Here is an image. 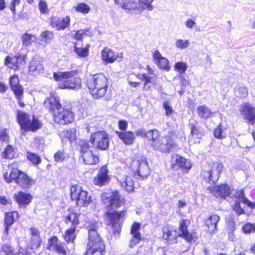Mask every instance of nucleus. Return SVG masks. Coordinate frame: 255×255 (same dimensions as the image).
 I'll use <instances>...</instances> for the list:
<instances>
[{
  "instance_id": "1",
  "label": "nucleus",
  "mask_w": 255,
  "mask_h": 255,
  "mask_svg": "<svg viewBox=\"0 0 255 255\" xmlns=\"http://www.w3.org/2000/svg\"><path fill=\"white\" fill-rule=\"evenodd\" d=\"M44 106L53 116L55 123L60 125H66L72 123L74 120V114L70 110L62 107L60 99L57 97L51 96L46 98L44 102Z\"/></svg>"
},
{
  "instance_id": "2",
  "label": "nucleus",
  "mask_w": 255,
  "mask_h": 255,
  "mask_svg": "<svg viewBox=\"0 0 255 255\" xmlns=\"http://www.w3.org/2000/svg\"><path fill=\"white\" fill-rule=\"evenodd\" d=\"M108 81L102 73L94 74L88 78L87 85L93 98L99 99L105 96L108 87Z\"/></svg>"
},
{
  "instance_id": "3",
  "label": "nucleus",
  "mask_w": 255,
  "mask_h": 255,
  "mask_svg": "<svg viewBox=\"0 0 255 255\" xmlns=\"http://www.w3.org/2000/svg\"><path fill=\"white\" fill-rule=\"evenodd\" d=\"M76 73L77 70L54 72L53 78L55 80L60 81L59 88L77 90L81 87V80L80 78L74 77Z\"/></svg>"
},
{
  "instance_id": "4",
  "label": "nucleus",
  "mask_w": 255,
  "mask_h": 255,
  "mask_svg": "<svg viewBox=\"0 0 255 255\" xmlns=\"http://www.w3.org/2000/svg\"><path fill=\"white\" fill-rule=\"evenodd\" d=\"M98 226L93 225L89 229L88 249L86 255H103L105 244L97 232Z\"/></svg>"
},
{
  "instance_id": "5",
  "label": "nucleus",
  "mask_w": 255,
  "mask_h": 255,
  "mask_svg": "<svg viewBox=\"0 0 255 255\" xmlns=\"http://www.w3.org/2000/svg\"><path fill=\"white\" fill-rule=\"evenodd\" d=\"M3 177L7 183L14 181L23 189L29 188L35 183L34 180L17 168H12L9 174L7 172L3 173Z\"/></svg>"
},
{
  "instance_id": "6",
  "label": "nucleus",
  "mask_w": 255,
  "mask_h": 255,
  "mask_svg": "<svg viewBox=\"0 0 255 255\" xmlns=\"http://www.w3.org/2000/svg\"><path fill=\"white\" fill-rule=\"evenodd\" d=\"M224 168L222 163L215 162L205 166L202 172L201 176L205 181L210 184L216 183Z\"/></svg>"
},
{
  "instance_id": "7",
  "label": "nucleus",
  "mask_w": 255,
  "mask_h": 255,
  "mask_svg": "<svg viewBox=\"0 0 255 255\" xmlns=\"http://www.w3.org/2000/svg\"><path fill=\"white\" fill-rule=\"evenodd\" d=\"M17 117L21 128L25 130L35 131L41 128L40 121L34 116H32L31 119L27 113L18 111Z\"/></svg>"
},
{
  "instance_id": "8",
  "label": "nucleus",
  "mask_w": 255,
  "mask_h": 255,
  "mask_svg": "<svg viewBox=\"0 0 255 255\" xmlns=\"http://www.w3.org/2000/svg\"><path fill=\"white\" fill-rule=\"evenodd\" d=\"M70 193L72 200L75 201L79 207H86L92 201L91 196H88L87 192L83 190L79 185H72L70 189Z\"/></svg>"
},
{
  "instance_id": "9",
  "label": "nucleus",
  "mask_w": 255,
  "mask_h": 255,
  "mask_svg": "<svg viewBox=\"0 0 255 255\" xmlns=\"http://www.w3.org/2000/svg\"><path fill=\"white\" fill-rule=\"evenodd\" d=\"M131 166L135 176L138 179L147 178L150 174V169L145 159L134 160Z\"/></svg>"
},
{
  "instance_id": "10",
  "label": "nucleus",
  "mask_w": 255,
  "mask_h": 255,
  "mask_svg": "<svg viewBox=\"0 0 255 255\" xmlns=\"http://www.w3.org/2000/svg\"><path fill=\"white\" fill-rule=\"evenodd\" d=\"M90 141L96 148L106 150L109 147L110 139L105 131H99L92 133Z\"/></svg>"
},
{
  "instance_id": "11",
  "label": "nucleus",
  "mask_w": 255,
  "mask_h": 255,
  "mask_svg": "<svg viewBox=\"0 0 255 255\" xmlns=\"http://www.w3.org/2000/svg\"><path fill=\"white\" fill-rule=\"evenodd\" d=\"M106 215L112 224L114 232H117L119 234L123 222V218L125 216V212L124 211L120 212L117 211H108Z\"/></svg>"
},
{
  "instance_id": "12",
  "label": "nucleus",
  "mask_w": 255,
  "mask_h": 255,
  "mask_svg": "<svg viewBox=\"0 0 255 255\" xmlns=\"http://www.w3.org/2000/svg\"><path fill=\"white\" fill-rule=\"evenodd\" d=\"M170 164L172 169L174 170H177L179 168H181L185 172H188L192 166L190 160L176 154L172 155Z\"/></svg>"
},
{
  "instance_id": "13",
  "label": "nucleus",
  "mask_w": 255,
  "mask_h": 255,
  "mask_svg": "<svg viewBox=\"0 0 255 255\" xmlns=\"http://www.w3.org/2000/svg\"><path fill=\"white\" fill-rule=\"evenodd\" d=\"M47 249L50 251L56 252L59 255H66L67 254L65 244L59 241L56 236L49 239Z\"/></svg>"
},
{
  "instance_id": "14",
  "label": "nucleus",
  "mask_w": 255,
  "mask_h": 255,
  "mask_svg": "<svg viewBox=\"0 0 255 255\" xmlns=\"http://www.w3.org/2000/svg\"><path fill=\"white\" fill-rule=\"evenodd\" d=\"M190 222L188 220L182 219L179 222V233L178 236H181L189 243L195 242L196 237L194 234L189 233L188 227Z\"/></svg>"
},
{
  "instance_id": "15",
  "label": "nucleus",
  "mask_w": 255,
  "mask_h": 255,
  "mask_svg": "<svg viewBox=\"0 0 255 255\" xmlns=\"http://www.w3.org/2000/svg\"><path fill=\"white\" fill-rule=\"evenodd\" d=\"M240 112L244 118L248 120L251 125L255 124V108L250 104L245 103L241 105Z\"/></svg>"
},
{
  "instance_id": "16",
  "label": "nucleus",
  "mask_w": 255,
  "mask_h": 255,
  "mask_svg": "<svg viewBox=\"0 0 255 255\" xmlns=\"http://www.w3.org/2000/svg\"><path fill=\"white\" fill-rule=\"evenodd\" d=\"M162 232L163 239L166 240L168 244H173L176 243L178 235L177 230L172 226L166 225L162 228Z\"/></svg>"
},
{
  "instance_id": "17",
  "label": "nucleus",
  "mask_w": 255,
  "mask_h": 255,
  "mask_svg": "<svg viewBox=\"0 0 255 255\" xmlns=\"http://www.w3.org/2000/svg\"><path fill=\"white\" fill-rule=\"evenodd\" d=\"M29 71L33 75L42 74L44 73L43 60L38 57H33L29 64Z\"/></svg>"
},
{
  "instance_id": "18",
  "label": "nucleus",
  "mask_w": 255,
  "mask_h": 255,
  "mask_svg": "<svg viewBox=\"0 0 255 255\" xmlns=\"http://www.w3.org/2000/svg\"><path fill=\"white\" fill-rule=\"evenodd\" d=\"M208 190L217 198L226 199L231 194V190L229 186L222 184L216 187L208 188Z\"/></svg>"
},
{
  "instance_id": "19",
  "label": "nucleus",
  "mask_w": 255,
  "mask_h": 255,
  "mask_svg": "<svg viewBox=\"0 0 255 255\" xmlns=\"http://www.w3.org/2000/svg\"><path fill=\"white\" fill-rule=\"evenodd\" d=\"M117 179L122 187L125 191L128 193L133 191L134 189V183L131 176L127 174H119Z\"/></svg>"
},
{
  "instance_id": "20",
  "label": "nucleus",
  "mask_w": 255,
  "mask_h": 255,
  "mask_svg": "<svg viewBox=\"0 0 255 255\" xmlns=\"http://www.w3.org/2000/svg\"><path fill=\"white\" fill-rule=\"evenodd\" d=\"M108 173V169L106 166L101 167L97 175L94 179V184L102 186L109 182L110 176Z\"/></svg>"
},
{
  "instance_id": "21",
  "label": "nucleus",
  "mask_w": 255,
  "mask_h": 255,
  "mask_svg": "<svg viewBox=\"0 0 255 255\" xmlns=\"http://www.w3.org/2000/svg\"><path fill=\"white\" fill-rule=\"evenodd\" d=\"M18 214L16 212L6 213L4 219V229L3 231V237L6 239L8 235L9 230L13 225L16 219L18 218Z\"/></svg>"
},
{
  "instance_id": "22",
  "label": "nucleus",
  "mask_w": 255,
  "mask_h": 255,
  "mask_svg": "<svg viewBox=\"0 0 255 255\" xmlns=\"http://www.w3.org/2000/svg\"><path fill=\"white\" fill-rule=\"evenodd\" d=\"M70 19L68 16L64 18L52 16L50 19V24L57 30L64 29L70 24Z\"/></svg>"
},
{
  "instance_id": "23",
  "label": "nucleus",
  "mask_w": 255,
  "mask_h": 255,
  "mask_svg": "<svg viewBox=\"0 0 255 255\" xmlns=\"http://www.w3.org/2000/svg\"><path fill=\"white\" fill-rule=\"evenodd\" d=\"M160 146L155 145L158 151L162 152H169L171 149L176 147V143L169 136H165L160 139Z\"/></svg>"
},
{
  "instance_id": "24",
  "label": "nucleus",
  "mask_w": 255,
  "mask_h": 255,
  "mask_svg": "<svg viewBox=\"0 0 255 255\" xmlns=\"http://www.w3.org/2000/svg\"><path fill=\"white\" fill-rule=\"evenodd\" d=\"M9 84L11 90L13 92L17 99H20L22 96L23 90V88L19 84L18 77L16 75H13L9 79Z\"/></svg>"
},
{
  "instance_id": "25",
  "label": "nucleus",
  "mask_w": 255,
  "mask_h": 255,
  "mask_svg": "<svg viewBox=\"0 0 255 255\" xmlns=\"http://www.w3.org/2000/svg\"><path fill=\"white\" fill-rule=\"evenodd\" d=\"M14 198L20 207H25L31 202L32 197L29 193L20 191L14 194Z\"/></svg>"
},
{
  "instance_id": "26",
  "label": "nucleus",
  "mask_w": 255,
  "mask_h": 255,
  "mask_svg": "<svg viewBox=\"0 0 255 255\" xmlns=\"http://www.w3.org/2000/svg\"><path fill=\"white\" fill-rule=\"evenodd\" d=\"M105 203H109L107 207L111 208L112 209L117 208L121 205V197L118 192L113 193V195L104 200ZM108 210H109L108 208Z\"/></svg>"
},
{
  "instance_id": "27",
  "label": "nucleus",
  "mask_w": 255,
  "mask_h": 255,
  "mask_svg": "<svg viewBox=\"0 0 255 255\" xmlns=\"http://www.w3.org/2000/svg\"><path fill=\"white\" fill-rule=\"evenodd\" d=\"M118 137L126 144H132L135 138L134 133L130 131H116Z\"/></svg>"
},
{
  "instance_id": "28",
  "label": "nucleus",
  "mask_w": 255,
  "mask_h": 255,
  "mask_svg": "<svg viewBox=\"0 0 255 255\" xmlns=\"http://www.w3.org/2000/svg\"><path fill=\"white\" fill-rule=\"evenodd\" d=\"M102 57L103 61L108 63H113L117 59L118 54L105 47L102 51Z\"/></svg>"
},
{
  "instance_id": "29",
  "label": "nucleus",
  "mask_w": 255,
  "mask_h": 255,
  "mask_svg": "<svg viewBox=\"0 0 255 255\" xmlns=\"http://www.w3.org/2000/svg\"><path fill=\"white\" fill-rule=\"evenodd\" d=\"M220 220V217L217 215L210 216L205 221V225L208 228V231L213 233L217 230V223Z\"/></svg>"
},
{
  "instance_id": "30",
  "label": "nucleus",
  "mask_w": 255,
  "mask_h": 255,
  "mask_svg": "<svg viewBox=\"0 0 255 255\" xmlns=\"http://www.w3.org/2000/svg\"><path fill=\"white\" fill-rule=\"evenodd\" d=\"M80 214L79 213H71L65 217V222L67 224L70 223L71 227H75L76 228V226L80 223Z\"/></svg>"
},
{
  "instance_id": "31",
  "label": "nucleus",
  "mask_w": 255,
  "mask_h": 255,
  "mask_svg": "<svg viewBox=\"0 0 255 255\" xmlns=\"http://www.w3.org/2000/svg\"><path fill=\"white\" fill-rule=\"evenodd\" d=\"M198 116L203 119H207L213 116L214 113L206 105L200 106L197 108Z\"/></svg>"
},
{
  "instance_id": "32",
  "label": "nucleus",
  "mask_w": 255,
  "mask_h": 255,
  "mask_svg": "<svg viewBox=\"0 0 255 255\" xmlns=\"http://www.w3.org/2000/svg\"><path fill=\"white\" fill-rule=\"evenodd\" d=\"M82 157L84 163L88 165L96 164L99 160L98 157L95 156L92 150L84 153V155H82Z\"/></svg>"
},
{
  "instance_id": "33",
  "label": "nucleus",
  "mask_w": 255,
  "mask_h": 255,
  "mask_svg": "<svg viewBox=\"0 0 255 255\" xmlns=\"http://www.w3.org/2000/svg\"><path fill=\"white\" fill-rule=\"evenodd\" d=\"M154 73H143L141 75L139 78L142 80L145 81L144 85L143 88L145 90H149L150 88V86L148 85V84L151 83L152 84L154 82Z\"/></svg>"
},
{
  "instance_id": "34",
  "label": "nucleus",
  "mask_w": 255,
  "mask_h": 255,
  "mask_svg": "<svg viewBox=\"0 0 255 255\" xmlns=\"http://www.w3.org/2000/svg\"><path fill=\"white\" fill-rule=\"evenodd\" d=\"M119 6L125 10L130 11L136 9L137 3L132 0H122Z\"/></svg>"
},
{
  "instance_id": "35",
  "label": "nucleus",
  "mask_w": 255,
  "mask_h": 255,
  "mask_svg": "<svg viewBox=\"0 0 255 255\" xmlns=\"http://www.w3.org/2000/svg\"><path fill=\"white\" fill-rule=\"evenodd\" d=\"M75 227H71L65 232L63 237L67 243H73L74 242L75 239Z\"/></svg>"
},
{
  "instance_id": "36",
  "label": "nucleus",
  "mask_w": 255,
  "mask_h": 255,
  "mask_svg": "<svg viewBox=\"0 0 255 255\" xmlns=\"http://www.w3.org/2000/svg\"><path fill=\"white\" fill-rule=\"evenodd\" d=\"M36 40V37L32 34L27 33H24L22 37V41L23 46H28Z\"/></svg>"
},
{
  "instance_id": "37",
  "label": "nucleus",
  "mask_w": 255,
  "mask_h": 255,
  "mask_svg": "<svg viewBox=\"0 0 255 255\" xmlns=\"http://www.w3.org/2000/svg\"><path fill=\"white\" fill-rule=\"evenodd\" d=\"M15 155L14 149L10 145H7L2 153V156L4 158L12 159Z\"/></svg>"
},
{
  "instance_id": "38",
  "label": "nucleus",
  "mask_w": 255,
  "mask_h": 255,
  "mask_svg": "<svg viewBox=\"0 0 255 255\" xmlns=\"http://www.w3.org/2000/svg\"><path fill=\"white\" fill-rule=\"evenodd\" d=\"M76 129L74 128H70L67 130L63 131L61 133L62 135L68 138V140L72 142L76 139Z\"/></svg>"
},
{
  "instance_id": "39",
  "label": "nucleus",
  "mask_w": 255,
  "mask_h": 255,
  "mask_svg": "<svg viewBox=\"0 0 255 255\" xmlns=\"http://www.w3.org/2000/svg\"><path fill=\"white\" fill-rule=\"evenodd\" d=\"M78 146L82 156L84 153L91 151L89 143L84 140H80L78 142Z\"/></svg>"
},
{
  "instance_id": "40",
  "label": "nucleus",
  "mask_w": 255,
  "mask_h": 255,
  "mask_svg": "<svg viewBox=\"0 0 255 255\" xmlns=\"http://www.w3.org/2000/svg\"><path fill=\"white\" fill-rule=\"evenodd\" d=\"M40 40L45 43H49L54 37V34L52 32L46 30L42 32L40 36Z\"/></svg>"
},
{
  "instance_id": "41",
  "label": "nucleus",
  "mask_w": 255,
  "mask_h": 255,
  "mask_svg": "<svg viewBox=\"0 0 255 255\" xmlns=\"http://www.w3.org/2000/svg\"><path fill=\"white\" fill-rule=\"evenodd\" d=\"M26 156L27 159L34 164L37 165L41 162V158L34 153L27 152Z\"/></svg>"
},
{
  "instance_id": "42",
  "label": "nucleus",
  "mask_w": 255,
  "mask_h": 255,
  "mask_svg": "<svg viewBox=\"0 0 255 255\" xmlns=\"http://www.w3.org/2000/svg\"><path fill=\"white\" fill-rule=\"evenodd\" d=\"M214 135L218 139H223L226 137V132L224 131L221 126V124L215 129Z\"/></svg>"
},
{
  "instance_id": "43",
  "label": "nucleus",
  "mask_w": 255,
  "mask_h": 255,
  "mask_svg": "<svg viewBox=\"0 0 255 255\" xmlns=\"http://www.w3.org/2000/svg\"><path fill=\"white\" fill-rule=\"evenodd\" d=\"M66 157V153L64 149L58 150L54 155V159L56 162H62Z\"/></svg>"
},
{
  "instance_id": "44",
  "label": "nucleus",
  "mask_w": 255,
  "mask_h": 255,
  "mask_svg": "<svg viewBox=\"0 0 255 255\" xmlns=\"http://www.w3.org/2000/svg\"><path fill=\"white\" fill-rule=\"evenodd\" d=\"M189 44V40L186 39H178L175 42L176 48L181 50H183L188 47Z\"/></svg>"
},
{
  "instance_id": "45",
  "label": "nucleus",
  "mask_w": 255,
  "mask_h": 255,
  "mask_svg": "<svg viewBox=\"0 0 255 255\" xmlns=\"http://www.w3.org/2000/svg\"><path fill=\"white\" fill-rule=\"evenodd\" d=\"M90 7L87 4L82 2L77 4L75 7V10L77 12L87 14L90 11Z\"/></svg>"
},
{
  "instance_id": "46",
  "label": "nucleus",
  "mask_w": 255,
  "mask_h": 255,
  "mask_svg": "<svg viewBox=\"0 0 255 255\" xmlns=\"http://www.w3.org/2000/svg\"><path fill=\"white\" fill-rule=\"evenodd\" d=\"M235 94L238 98L246 97L248 94V90L246 87H238L235 89Z\"/></svg>"
},
{
  "instance_id": "47",
  "label": "nucleus",
  "mask_w": 255,
  "mask_h": 255,
  "mask_svg": "<svg viewBox=\"0 0 255 255\" xmlns=\"http://www.w3.org/2000/svg\"><path fill=\"white\" fill-rule=\"evenodd\" d=\"M156 63H157L158 66L161 69H163L166 71H168L170 69L168 59L164 57L159 59V60H158Z\"/></svg>"
},
{
  "instance_id": "48",
  "label": "nucleus",
  "mask_w": 255,
  "mask_h": 255,
  "mask_svg": "<svg viewBox=\"0 0 255 255\" xmlns=\"http://www.w3.org/2000/svg\"><path fill=\"white\" fill-rule=\"evenodd\" d=\"M188 65L187 63L184 62H177L174 65L175 70L180 74L184 73Z\"/></svg>"
},
{
  "instance_id": "49",
  "label": "nucleus",
  "mask_w": 255,
  "mask_h": 255,
  "mask_svg": "<svg viewBox=\"0 0 255 255\" xmlns=\"http://www.w3.org/2000/svg\"><path fill=\"white\" fill-rule=\"evenodd\" d=\"M189 126L191 128V134L192 135L191 137L190 138V141L191 142L192 138L194 136L198 139L200 138L202 134L199 131L195 125L193 124L190 123Z\"/></svg>"
},
{
  "instance_id": "50",
  "label": "nucleus",
  "mask_w": 255,
  "mask_h": 255,
  "mask_svg": "<svg viewBox=\"0 0 255 255\" xmlns=\"http://www.w3.org/2000/svg\"><path fill=\"white\" fill-rule=\"evenodd\" d=\"M91 35V32L89 29H81L76 31L75 38L77 40H82L85 35Z\"/></svg>"
},
{
  "instance_id": "51",
  "label": "nucleus",
  "mask_w": 255,
  "mask_h": 255,
  "mask_svg": "<svg viewBox=\"0 0 255 255\" xmlns=\"http://www.w3.org/2000/svg\"><path fill=\"white\" fill-rule=\"evenodd\" d=\"M141 240V235H132V237L129 243V247L130 249L134 248L137 244H138L140 241Z\"/></svg>"
},
{
  "instance_id": "52",
  "label": "nucleus",
  "mask_w": 255,
  "mask_h": 255,
  "mask_svg": "<svg viewBox=\"0 0 255 255\" xmlns=\"http://www.w3.org/2000/svg\"><path fill=\"white\" fill-rule=\"evenodd\" d=\"M159 132L156 129H153L149 131L146 135V137L150 141V142H153L158 138Z\"/></svg>"
},
{
  "instance_id": "53",
  "label": "nucleus",
  "mask_w": 255,
  "mask_h": 255,
  "mask_svg": "<svg viewBox=\"0 0 255 255\" xmlns=\"http://www.w3.org/2000/svg\"><path fill=\"white\" fill-rule=\"evenodd\" d=\"M235 196L236 198V200L240 201V202H242L244 204L248 200V199L245 196V193L243 190H239L236 191Z\"/></svg>"
},
{
  "instance_id": "54",
  "label": "nucleus",
  "mask_w": 255,
  "mask_h": 255,
  "mask_svg": "<svg viewBox=\"0 0 255 255\" xmlns=\"http://www.w3.org/2000/svg\"><path fill=\"white\" fill-rule=\"evenodd\" d=\"M140 4L142 9H147L148 10H152L153 6L151 5V3L153 0H139Z\"/></svg>"
},
{
  "instance_id": "55",
  "label": "nucleus",
  "mask_w": 255,
  "mask_h": 255,
  "mask_svg": "<svg viewBox=\"0 0 255 255\" xmlns=\"http://www.w3.org/2000/svg\"><path fill=\"white\" fill-rule=\"evenodd\" d=\"M42 243L41 238L30 239L29 246L32 250L37 249L41 245Z\"/></svg>"
},
{
  "instance_id": "56",
  "label": "nucleus",
  "mask_w": 255,
  "mask_h": 255,
  "mask_svg": "<svg viewBox=\"0 0 255 255\" xmlns=\"http://www.w3.org/2000/svg\"><path fill=\"white\" fill-rule=\"evenodd\" d=\"M140 229V225L139 223L134 222L132 224L130 234L132 235H141L139 233Z\"/></svg>"
},
{
  "instance_id": "57",
  "label": "nucleus",
  "mask_w": 255,
  "mask_h": 255,
  "mask_svg": "<svg viewBox=\"0 0 255 255\" xmlns=\"http://www.w3.org/2000/svg\"><path fill=\"white\" fill-rule=\"evenodd\" d=\"M245 233H251L255 232V224L248 223L245 224L242 228Z\"/></svg>"
},
{
  "instance_id": "58",
  "label": "nucleus",
  "mask_w": 255,
  "mask_h": 255,
  "mask_svg": "<svg viewBox=\"0 0 255 255\" xmlns=\"http://www.w3.org/2000/svg\"><path fill=\"white\" fill-rule=\"evenodd\" d=\"M241 202L240 201L236 200L234 206V210L238 215L244 214L245 212L241 207Z\"/></svg>"
},
{
  "instance_id": "59",
  "label": "nucleus",
  "mask_w": 255,
  "mask_h": 255,
  "mask_svg": "<svg viewBox=\"0 0 255 255\" xmlns=\"http://www.w3.org/2000/svg\"><path fill=\"white\" fill-rule=\"evenodd\" d=\"M9 136L6 128H0V142L8 141Z\"/></svg>"
},
{
  "instance_id": "60",
  "label": "nucleus",
  "mask_w": 255,
  "mask_h": 255,
  "mask_svg": "<svg viewBox=\"0 0 255 255\" xmlns=\"http://www.w3.org/2000/svg\"><path fill=\"white\" fill-rule=\"evenodd\" d=\"M163 107L165 111V115L169 117L173 113L172 108L170 106V103L168 101H165L163 104Z\"/></svg>"
},
{
  "instance_id": "61",
  "label": "nucleus",
  "mask_w": 255,
  "mask_h": 255,
  "mask_svg": "<svg viewBox=\"0 0 255 255\" xmlns=\"http://www.w3.org/2000/svg\"><path fill=\"white\" fill-rule=\"evenodd\" d=\"M39 3L38 6L40 10V11L42 13H45L47 12L48 8H47V4L45 1V0H38Z\"/></svg>"
},
{
  "instance_id": "62",
  "label": "nucleus",
  "mask_w": 255,
  "mask_h": 255,
  "mask_svg": "<svg viewBox=\"0 0 255 255\" xmlns=\"http://www.w3.org/2000/svg\"><path fill=\"white\" fill-rule=\"evenodd\" d=\"M74 51L79 56L81 57H85L88 54V51L86 49L79 48L76 46H74Z\"/></svg>"
},
{
  "instance_id": "63",
  "label": "nucleus",
  "mask_w": 255,
  "mask_h": 255,
  "mask_svg": "<svg viewBox=\"0 0 255 255\" xmlns=\"http://www.w3.org/2000/svg\"><path fill=\"white\" fill-rule=\"evenodd\" d=\"M2 250L6 255H13L14 253L10 246H4L3 247Z\"/></svg>"
},
{
  "instance_id": "64",
  "label": "nucleus",
  "mask_w": 255,
  "mask_h": 255,
  "mask_svg": "<svg viewBox=\"0 0 255 255\" xmlns=\"http://www.w3.org/2000/svg\"><path fill=\"white\" fill-rule=\"evenodd\" d=\"M185 25L187 28L191 29L196 25V22L194 20L189 18L185 22Z\"/></svg>"
}]
</instances>
